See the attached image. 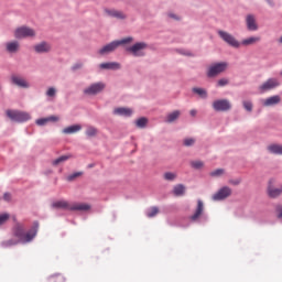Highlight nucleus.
I'll list each match as a JSON object with an SVG mask.
<instances>
[{"mask_svg":"<svg viewBox=\"0 0 282 282\" xmlns=\"http://www.w3.org/2000/svg\"><path fill=\"white\" fill-rule=\"evenodd\" d=\"M13 237H17L23 243H30L32 239L36 237V229H31L30 231L25 232V228L21 224H15L13 229Z\"/></svg>","mask_w":282,"mask_h":282,"instance_id":"1","label":"nucleus"},{"mask_svg":"<svg viewBox=\"0 0 282 282\" xmlns=\"http://www.w3.org/2000/svg\"><path fill=\"white\" fill-rule=\"evenodd\" d=\"M127 43H133V37L128 36V37H124L119 41L110 42L109 44L101 47L98 51V54H100V56H105V54H111V52H116V50H118V47H120V45H127Z\"/></svg>","mask_w":282,"mask_h":282,"instance_id":"2","label":"nucleus"},{"mask_svg":"<svg viewBox=\"0 0 282 282\" xmlns=\"http://www.w3.org/2000/svg\"><path fill=\"white\" fill-rule=\"evenodd\" d=\"M280 85L281 82H279L278 78H269L258 87V91L260 94H265V91H272V89H276V87H280Z\"/></svg>","mask_w":282,"mask_h":282,"instance_id":"3","label":"nucleus"},{"mask_svg":"<svg viewBox=\"0 0 282 282\" xmlns=\"http://www.w3.org/2000/svg\"><path fill=\"white\" fill-rule=\"evenodd\" d=\"M7 116L13 122H28L30 120V113L17 110H7Z\"/></svg>","mask_w":282,"mask_h":282,"instance_id":"4","label":"nucleus"},{"mask_svg":"<svg viewBox=\"0 0 282 282\" xmlns=\"http://www.w3.org/2000/svg\"><path fill=\"white\" fill-rule=\"evenodd\" d=\"M15 39H34L36 32L30 26H20L14 31Z\"/></svg>","mask_w":282,"mask_h":282,"instance_id":"5","label":"nucleus"},{"mask_svg":"<svg viewBox=\"0 0 282 282\" xmlns=\"http://www.w3.org/2000/svg\"><path fill=\"white\" fill-rule=\"evenodd\" d=\"M149 45L144 42H138L133 44L132 46L126 47V52H129L130 54L134 56H144V50H147Z\"/></svg>","mask_w":282,"mask_h":282,"instance_id":"6","label":"nucleus"},{"mask_svg":"<svg viewBox=\"0 0 282 282\" xmlns=\"http://www.w3.org/2000/svg\"><path fill=\"white\" fill-rule=\"evenodd\" d=\"M226 69H228V63L226 62L214 64L209 67L207 76L209 78H215V76H218V74L226 72Z\"/></svg>","mask_w":282,"mask_h":282,"instance_id":"7","label":"nucleus"},{"mask_svg":"<svg viewBox=\"0 0 282 282\" xmlns=\"http://www.w3.org/2000/svg\"><path fill=\"white\" fill-rule=\"evenodd\" d=\"M218 35L225 41V43H227V45H230L231 47H240L241 45L239 41L232 36V34L226 31H218Z\"/></svg>","mask_w":282,"mask_h":282,"instance_id":"8","label":"nucleus"},{"mask_svg":"<svg viewBox=\"0 0 282 282\" xmlns=\"http://www.w3.org/2000/svg\"><path fill=\"white\" fill-rule=\"evenodd\" d=\"M213 109L215 111H230L232 105H230L228 99H218L213 102Z\"/></svg>","mask_w":282,"mask_h":282,"instance_id":"9","label":"nucleus"},{"mask_svg":"<svg viewBox=\"0 0 282 282\" xmlns=\"http://www.w3.org/2000/svg\"><path fill=\"white\" fill-rule=\"evenodd\" d=\"M105 87V83H95L86 89H84V94H86L87 96H96V94H100V91H104Z\"/></svg>","mask_w":282,"mask_h":282,"instance_id":"10","label":"nucleus"},{"mask_svg":"<svg viewBox=\"0 0 282 282\" xmlns=\"http://www.w3.org/2000/svg\"><path fill=\"white\" fill-rule=\"evenodd\" d=\"M232 195V189L228 186H224L216 194L213 195L214 202H221L223 199H227Z\"/></svg>","mask_w":282,"mask_h":282,"instance_id":"11","label":"nucleus"},{"mask_svg":"<svg viewBox=\"0 0 282 282\" xmlns=\"http://www.w3.org/2000/svg\"><path fill=\"white\" fill-rule=\"evenodd\" d=\"M273 182L270 181L269 182V185L267 187V194H268V197H270L271 199H276V197H281V194H282V185H281V188H276L274 187V185H272Z\"/></svg>","mask_w":282,"mask_h":282,"instance_id":"12","label":"nucleus"},{"mask_svg":"<svg viewBox=\"0 0 282 282\" xmlns=\"http://www.w3.org/2000/svg\"><path fill=\"white\" fill-rule=\"evenodd\" d=\"M204 215V202L202 199L197 200V207L195 213L189 217L191 221H198L199 217Z\"/></svg>","mask_w":282,"mask_h":282,"instance_id":"13","label":"nucleus"},{"mask_svg":"<svg viewBox=\"0 0 282 282\" xmlns=\"http://www.w3.org/2000/svg\"><path fill=\"white\" fill-rule=\"evenodd\" d=\"M247 30L250 32H257L259 30V25L257 24V19L252 14H248L246 18Z\"/></svg>","mask_w":282,"mask_h":282,"instance_id":"14","label":"nucleus"},{"mask_svg":"<svg viewBox=\"0 0 282 282\" xmlns=\"http://www.w3.org/2000/svg\"><path fill=\"white\" fill-rule=\"evenodd\" d=\"M11 82H12L13 85H17V87H21L22 89L30 88V83H28V80H25V78H23V77H19L17 75H13L11 77Z\"/></svg>","mask_w":282,"mask_h":282,"instance_id":"15","label":"nucleus"},{"mask_svg":"<svg viewBox=\"0 0 282 282\" xmlns=\"http://www.w3.org/2000/svg\"><path fill=\"white\" fill-rule=\"evenodd\" d=\"M279 102H281V96L279 95H274L262 100L263 107H274V105H279Z\"/></svg>","mask_w":282,"mask_h":282,"instance_id":"16","label":"nucleus"},{"mask_svg":"<svg viewBox=\"0 0 282 282\" xmlns=\"http://www.w3.org/2000/svg\"><path fill=\"white\" fill-rule=\"evenodd\" d=\"M21 50V44L18 41H11L6 44V51L9 54H17Z\"/></svg>","mask_w":282,"mask_h":282,"instance_id":"17","label":"nucleus"},{"mask_svg":"<svg viewBox=\"0 0 282 282\" xmlns=\"http://www.w3.org/2000/svg\"><path fill=\"white\" fill-rule=\"evenodd\" d=\"M51 50H52V45H50V43H47V42H42L34 46V51L36 52V54H45V53L50 52Z\"/></svg>","mask_w":282,"mask_h":282,"instance_id":"18","label":"nucleus"},{"mask_svg":"<svg viewBox=\"0 0 282 282\" xmlns=\"http://www.w3.org/2000/svg\"><path fill=\"white\" fill-rule=\"evenodd\" d=\"M70 210H79L86 213L87 210H91V205L87 203H75L70 205Z\"/></svg>","mask_w":282,"mask_h":282,"instance_id":"19","label":"nucleus"},{"mask_svg":"<svg viewBox=\"0 0 282 282\" xmlns=\"http://www.w3.org/2000/svg\"><path fill=\"white\" fill-rule=\"evenodd\" d=\"M52 208H59L62 210H72V205L67 200H56L52 204Z\"/></svg>","mask_w":282,"mask_h":282,"instance_id":"20","label":"nucleus"},{"mask_svg":"<svg viewBox=\"0 0 282 282\" xmlns=\"http://www.w3.org/2000/svg\"><path fill=\"white\" fill-rule=\"evenodd\" d=\"M267 151H269V153H272L273 155H282V145L272 143L267 147Z\"/></svg>","mask_w":282,"mask_h":282,"instance_id":"21","label":"nucleus"},{"mask_svg":"<svg viewBox=\"0 0 282 282\" xmlns=\"http://www.w3.org/2000/svg\"><path fill=\"white\" fill-rule=\"evenodd\" d=\"M105 12L108 17H113L115 19H127V15H124L122 11L106 9Z\"/></svg>","mask_w":282,"mask_h":282,"instance_id":"22","label":"nucleus"},{"mask_svg":"<svg viewBox=\"0 0 282 282\" xmlns=\"http://www.w3.org/2000/svg\"><path fill=\"white\" fill-rule=\"evenodd\" d=\"M47 122H58V117L52 116L48 118H42L36 120L39 127H45Z\"/></svg>","mask_w":282,"mask_h":282,"instance_id":"23","label":"nucleus"},{"mask_svg":"<svg viewBox=\"0 0 282 282\" xmlns=\"http://www.w3.org/2000/svg\"><path fill=\"white\" fill-rule=\"evenodd\" d=\"M100 69H120V64L117 62L102 63L99 65Z\"/></svg>","mask_w":282,"mask_h":282,"instance_id":"24","label":"nucleus"},{"mask_svg":"<svg viewBox=\"0 0 282 282\" xmlns=\"http://www.w3.org/2000/svg\"><path fill=\"white\" fill-rule=\"evenodd\" d=\"M113 113L116 116L129 117V116H131V113H133V110H131L130 108H117V109L113 110Z\"/></svg>","mask_w":282,"mask_h":282,"instance_id":"25","label":"nucleus"},{"mask_svg":"<svg viewBox=\"0 0 282 282\" xmlns=\"http://www.w3.org/2000/svg\"><path fill=\"white\" fill-rule=\"evenodd\" d=\"M259 41H261L260 36H251L242 40L241 45H245V46L254 45L256 43H259Z\"/></svg>","mask_w":282,"mask_h":282,"instance_id":"26","label":"nucleus"},{"mask_svg":"<svg viewBox=\"0 0 282 282\" xmlns=\"http://www.w3.org/2000/svg\"><path fill=\"white\" fill-rule=\"evenodd\" d=\"M80 129H83V127L80 124H74V126H69V127L65 128L63 130V133H66V134L78 133V131H80Z\"/></svg>","mask_w":282,"mask_h":282,"instance_id":"27","label":"nucleus"},{"mask_svg":"<svg viewBox=\"0 0 282 282\" xmlns=\"http://www.w3.org/2000/svg\"><path fill=\"white\" fill-rule=\"evenodd\" d=\"M173 193L174 195H176V197H182V195L186 193V186H184L183 184L175 185Z\"/></svg>","mask_w":282,"mask_h":282,"instance_id":"28","label":"nucleus"},{"mask_svg":"<svg viewBox=\"0 0 282 282\" xmlns=\"http://www.w3.org/2000/svg\"><path fill=\"white\" fill-rule=\"evenodd\" d=\"M67 160H72V154H66L57 158L52 162L53 166H58V164H63V162H67Z\"/></svg>","mask_w":282,"mask_h":282,"instance_id":"29","label":"nucleus"},{"mask_svg":"<svg viewBox=\"0 0 282 282\" xmlns=\"http://www.w3.org/2000/svg\"><path fill=\"white\" fill-rule=\"evenodd\" d=\"M180 116H181L180 110H175L167 115L165 122H175V120H177V118H180Z\"/></svg>","mask_w":282,"mask_h":282,"instance_id":"30","label":"nucleus"},{"mask_svg":"<svg viewBox=\"0 0 282 282\" xmlns=\"http://www.w3.org/2000/svg\"><path fill=\"white\" fill-rule=\"evenodd\" d=\"M86 135L88 138H96V135H98V129L94 126H89L87 129H86Z\"/></svg>","mask_w":282,"mask_h":282,"instance_id":"31","label":"nucleus"},{"mask_svg":"<svg viewBox=\"0 0 282 282\" xmlns=\"http://www.w3.org/2000/svg\"><path fill=\"white\" fill-rule=\"evenodd\" d=\"M159 213H160V208H158V207H151V208L147 212V217L153 218V217H155V215H158Z\"/></svg>","mask_w":282,"mask_h":282,"instance_id":"32","label":"nucleus"},{"mask_svg":"<svg viewBox=\"0 0 282 282\" xmlns=\"http://www.w3.org/2000/svg\"><path fill=\"white\" fill-rule=\"evenodd\" d=\"M147 122H149V120L147 118L142 117L137 120L135 124H137V127H139V129H144V127H147Z\"/></svg>","mask_w":282,"mask_h":282,"instance_id":"33","label":"nucleus"},{"mask_svg":"<svg viewBox=\"0 0 282 282\" xmlns=\"http://www.w3.org/2000/svg\"><path fill=\"white\" fill-rule=\"evenodd\" d=\"M193 93L197 94L198 96H200V98H206L208 96L206 90L203 89V88H193Z\"/></svg>","mask_w":282,"mask_h":282,"instance_id":"34","label":"nucleus"},{"mask_svg":"<svg viewBox=\"0 0 282 282\" xmlns=\"http://www.w3.org/2000/svg\"><path fill=\"white\" fill-rule=\"evenodd\" d=\"M191 166L199 171V169H204V161H192Z\"/></svg>","mask_w":282,"mask_h":282,"instance_id":"35","label":"nucleus"},{"mask_svg":"<svg viewBox=\"0 0 282 282\" xmlns=\"http://www.w3.org/2000/svg\"><path fill=\"white\" fill-rule=\"evenodd\" d=\"M163 177L167 182H173V180H175L177 177V174H175L173 172H166V173H164Z\"/></svg>","mask_w":282,"mask_h":282,"instance_id":"36","label":"nucleus"},{"mask_svg":"<svg viewBox=\"0 0 282 282\" xmlns=\"http://www.w3.org/2000/svg\"><path fill=\"white\" fill-rule=\"evenodd\" d=\"M225 171L224 169H217L213 172H210V177H221L224 175Z\"/></svg>","mask_w":282,"mask_h":282,"instance_id":"37","label":"nucleus"},{"mask_svg":"<svg viewBox=\"0 0 282 282\" xmlns=\"http://www.w3.org/2000/svg\"><path fill=\"white\" fill-rule=\"evenodd\" d=\"M51 282H65V278L61 274L53 275L50 279Z\"/></svg>","mask_w":282,"mask_h":282,"instance_id":"38","label":"nucleus"},{"mask_svg":"<svg viewBox=\"0 0 282 282\" xmlns=\"http://www.w3.org/2000/svg\"><path fill=\"white\" fill-rule=\"evenodd\" d=\"M80 175H83V173H80V172L70 174L69 176H67V182H74V180H76V177H80Z\"/></svg>","mask_w":282,"mask_h":282,"instance_id":"39","label":"nucleus"},{"mask_svg":"<svg viewBox=\"0 0 282 282\" xmlns=\"http://www.w3.org/2000/svg\"><path fill=\"white\" fill-rule=\"evenodd\" d=\"M17 243H19V241L7 240V241L2 242V246H3V248H10V246H17Z\"/></svg>","mask_w":282,"mask_h":282,"instance_id":"40","label":"nucleus"},{"mask_svg":"<svg viewBox=\"0 0 282 282\" xmlns=\"http://www.w3.org/2000/svg\"><path fill=\"white\" fill-rule=\"evenodd\" d=\"M46 96H48L50 98H54V96H56V88L54 87L48 88L46 91Z\"/></svg>","mask_w":282,"mask_h":282,"instance_id":"41","label":"nucleus"},{"mask_svg":"<svg viewBox=\"0 0 282 282\" xmlns=\"http://www.w3.org/2000/svg\"><path fill=\"white\" fill-rule=\"evenodd\" d=\"M8 219H10V215L8 214L0 215V226H2V224H6Z\"/></svg>","mask_w":282,"mask_h":282,"instance_id":"42","label":"nucleus"},{"mask_svg":"<svg viewBox=\"0 0 282 282\" xmlns=\"http://www.w3.org/2000/svg\"><path fill=\"white\" fill-rule=\"evenodd\" d=\"M183 143L185 147H193V144H195V139L193 138L185 139Z\"/></svg>","mask_w":282,"mask_h":282,"instance_id":"43","label":"nucleus"},{"mask_svg":"<svg viewBox=\"0 0 282 282\" xmlns=\"http://www.w3.org/2000/svg\"><path fill=\"white\" fill-rule=\"evenodd\" d=\"M242 105L247 111H252V101H243Z\"/></svg>","mask_w":282,"mask_h":282,"instance_id":"44","label":"nucleus"},{"mask_svg":"<svg viewBox=\"0 0 282 282\" xmlns=\"http://www.w3.org/2000/svg\"><path fill=\"white\" fill-rule=\"evenodd\" d=\"M229 80L226 78H221L218 80V87H226V85H228Z\"/></svg>","mask_w":282,"mask_h":282,"instance_id":"45","label":"nucleus"},{"mask_svg":"<svg viewBox=\"0 0 282 282\" xmlns=\"http://www.w3.org/2000/svg\"><path fill=\"white\" fill-rule=\"evenodd\" d=\"M229 184L232 186H239V184H241V178L229 180Z\"/></svg>","mask_w":282,"mask_h":282,"instance_id":"46","label":"nucleus"},{"mask_svg":"<svg viewBox=\"0 0 282 282\" xmlns=\"http://www.w3.org/2000/svg\"><path fill=\"white\" fill-rule=\"evenodd\" d=\"M275 212L278 214V218L282 219V205L275 206Z\"/></svg>","mask_w":282,"mask_h":282,"instance_id":"47","label":"nucleus"},{"mask_svg":"<svg viewBox=\"0 0 282 282\" xmlns=\"http://www.w3.org/2000/svg\"><path fill=\"white\" fill-rule=\"evenodd\" d=\"M80 68H83V63H82V62L76 63V64L72 67L73 72H76V69H80Z\"/></svg>","mask_w":282,"mask_h":282,"instance_id":"48","label":"nucleus"},{"mask_svg":"<svg viewBox=\"0 0 282 282\" xmlns=\"http://www.w3.org/2000/svg\"><path fill=\"white\" fill-rule=\"evenodd\" d=\"M3 199H4L6 202H10V199H11L10 193H6V194L3 195Z\"/></svg>","mask_w":282,"mask_h":282,"instance_id":"49","label":"nucleus"},{"mask_svg":"<svg viewBox=\"0 0 282 282\" xmlns=\"http://www.w3.org/2000/svg\"><path fill=\"white\" fill-rule=\"evenodd\" d=\"M267 3H269V6H271V8H274V0H265Z\"/></svg>","mask_w":282,"mask_h":282,"instance_id":"50","label":"nucleus"},{"mask_svg":"<svg viewBox=\"0 0 282 282\" xmlns=\"http://www.w3.org/2000/svg\"><path fill=\"white\" fill-rule=\"evenodd\" d=\"M189 113L191 116H197V110H191Z\"/></svg>","mask_w":282,"mask_h":282,"instance_id":"51","label":"nucleus"},{"mask_svg":"<svg viewBox=\"0 0 282 282\" xmlns=\"http://www.w3.org/2000/svg\"><path fill=\"white\" fill-rule=\"evenodd\" d=\"M169 17H170L171 19H177V15H175V14H173V13H170Z\"/></svg>","mask_w":282,"mask_h":282,"instance_id":"52","label":"nucleus"},{"mask_svg":"<svg viewBox=\"0 0 282 282\" xmlns=\"http://www.w3.org/2000/svg\"><path fill=\"white\" fill-rule=\"evenodd\" d=\"M187 56H191V53H185Z\"/></svg>","mask_w":282,"mask_h":282,"instance_id":"53","label":"nucleus"},{"mask_svg":"<svg viewBox=\"0 0 282 282\" xmlns=\"http://www.w3.org/2000/svg\"><path fill=\"white\" fill-rule=\"evenodd\" d=\"M94 167V165H89V169Z\"/></svg>","mask_w":282,"mask_h":282,"instance_id":"54","label":"nucleus"}]
</instances>
